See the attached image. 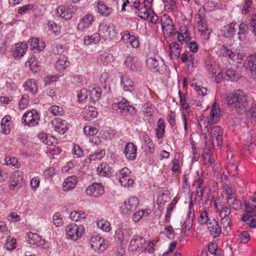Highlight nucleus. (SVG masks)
Here are the masks:
<instances>
[{"mask_svg": "<svg viewBox=\"0 0 256 256\" xmlns=\"http://www.w3.org/2000/svg\"><path fill=\"white\" fill-rule=\"evenodd\" d=\"M228 106L240 114L247 111L249 103L246 94L241 90L230 94L226 98Z\"/></svg>", "mask_w": 256, "mask_h": 256, "instance_id": "f257e3e1", "label": "nucleus"}, {"mask_svg": "<svg viewBox=\"0 0 256 256\" xmlns=\"http://www.w3.org/2000/svg\"><path fill=\"white\" fill-rule=\"evenodd\" d=\"M112 108L124 116L134 115L136 112L135 108L130 104L129 102L124 98L120 101L114 103Z\"/></svg>", "mask_w": 256, "mask_h": 256, "instance_id": "f03ea898", "label": "nucleus"}, {"mask_svg": "<svg viewBox=\"0 0 256 256\" xmlns=\"http://www.w3.org/2000/svg\"><path fill=\"white\" fill-rule=\"evenodd\" d=\"M39 120L38 114L36 110H29L24 114L22 122L24 126H34L38 124Z\"/></svg>", "mask_w": 256, "mask_h": 256, "instance_id": "7ed1b4c3", "label": "nucleus"}, {"mask_svg": "<svg viewBox=\"0 0 256 256\" xmlns=\"http://www.w3.org/2000/svg\"><path fill=\"white\" fill-rule=\"evenodd\" d=\"M98 34L100 35V38H102L105 40H111L116 36L117 32L114 28H112L106 23L102 22L99 26Z\"/></svg>", "mask_w": 256, "mask_h": 256, "instance_id": "20e7f679", "label": "nucleus"}, {"mask_svg": "<svg viewBox=\"0 0 256 256\" xmlns=\"http://www.w3.org/2000/svg\"><path fill=\"white\" fill-rule=\"evenodd\" d=\"M66 231L68 238L76 240L82 235L84 228L82 225L72 224L66 226Z\"/></svg>", "mask_w": 256, "mask_h": 256, "instance_id": "39448f33", "label": "nucleus"}, {"mask_svg": "<svg viewBox=\"0 0 256 256\" xmlns=\"http://www.w3.org/2000/svg\"><path fill=\"white\" fill-rule=\"evenodd\" d=\"M131 171L128 168H122L120 172L119 181L120 184L126 188L132 187L134 184V181L130 176Z\"/></svg>", "mask_w": 256, "mask_h": 256, "instance_id": "423d86ee", "label": "nucleus"}, {"mask_svg": "<svg viewBox=\"0 0 256 256\" xmlns=\"http://www.w3.org/2000/svg\"><path fill=\"white\" fill-rule=\"evenodd\" d=\"M104 192V186L100 183L94 182L88 186L86 194L92 197L98 198L102 196Z\"/></svg>", "mask_w": 256, "mask_h": 256, "instance_id": "0eeeda50", "label": "nucleus"}, {"mask_svg": "<svg viewBox=\"0 0 256 256\" xmlns=\"http://www.w3.org/2000/svg\"><path fill=\"white\" fill-rule=\"evenodd\" d=\"M244 67L249 70L251 74V78L256 81V52L249 55L244 60Z\"/></svg>", "mask_w": 256, "mask_h": 256, "instance_id": "6e6552de", "label": "nucleus"}, {"mask_svg": "<svg viewBox=\"0 0 256 256\" xmlns=\"http://www.w3.org/2000/svg\"><path fill=\"white\" fill-rule=\"evenodd\" d=\"M90 246L92 249L100 252L104 251L108 247L105 240L98 236H94L90 240Z\"/></svg>", "mask_w": 256, "mask_h": 256, "instance_id": "1a4fd4ad", "label": "nucleus"}, {"mask_svg": "<svg viewBox=\"0 0 256 256\" xmlns=\"http://www.w3.org/2000/svg\"><path fill=\"white\" fill-rule=\"evenodd\" d=\"M138 204V200L137 198H130L127 201H126L121 206L122 212L124 214L130 213L136 210Z\"/></svg>", "mask_w": 256, "mask_h": 256, "instance_id": "9d476101", "label": "nucleus"}, {"mask_svg": "<svg viewBox=\"0 0 256 256\" xmlns=\"http://www.w3.org/2000/svg\"><path fill=\"white\" fill-rule=\"evenodd\" d=\"M124 64L126 68L133 72L140 71L142 68L141 62L136 58L131 55L126 56Z\"/></svg>", "mask_w": 256, "mask_h": 256, "instance_id": "9b49d317", "label": "nucleus"}, {"mask_svg": "<svg viewBox=\"0 0 256 256\" xmlns=\"http://www.w3.org/2000/svg\"><path fill=\"white\" fill-rule=\"evenodd\" d=\"M146 64L149 69L154 72L162 74L165 70L166 66L162 62L159 63L158 60L154 58H149L147 59Z\"/></svg>", "mask_w": 256, "mask_h": 256, "instance_id": "f8f14e48", "label": "nucleus"}, {"mask_svg": "<svg viewBox=\"0 0 256 256\" xmlns=\"http://www.w3.org/2000/svg\"><path fill=\"white\" fill-rule=\"evenodd\" d=\"M22 176L20 173L17 171L12 175L9 180L10 189L13 190L14 189L18 190L22 186Z\"/></svg>", "mask_w": 256, "mask_h": 256, "instance_id": "ddd939ff", "label": "nucleus"}, {"mask_svg": "<svg viewBox=\"0 0 256 256\" xmlns=\"http://www.w3.org/2000/svg\"><path fill=\"white\" fill-rule=\"evenodd\" d=\"M223 130L220 126H213L211 130V136L213 139V144L215 141L217 146H220L222 144Z\"/></svg>", "mask_w": 256, "mask_h": 256, "instance_id": "4468645a", "label": "nucleus"}, {"mask_svg": "<svg viewBox=\"0 0 256 256\" xmlns=\"http://www.w3.org/2000/svg\"><path fill=\"white\" fill-rule=\"evenodd\" d=\"M206 225L210 234L214 238L218 236L221 234L222 228L214 217L211 218L210 221L207 223Z\"/></svg>", "mask_w": 256, "mask_h": 256, "instance_id": "2eb2a0df", "label": "nucleus"}, {"mask_svg": "<svg viewBox=\"0 0 256 256\" xmlns=\"http://www.w3.org/2000/svg\"><path fill=\"white\" fill-rule=\"evenodd\" d=\"M54 130L58 134H64L68 129V122L61 118H56L52 122Z\"/></svg>", "mask_w": 256, "mask_h": 256, "instance_id": "dca6fc26", "label": "nucleus"}, {"mask_svg": "<svg viewBox=\"0 0 256 256\" xmlns=\"http://www.w3.org/2000/svg\"><path fill=\"white\" fill-rule=\"evenodd\" d=\"M136 146L132 142H128L124 146V153L126 159L133 160L136 158Z\"/></svg>", "mask_w": 256, "mask_h": 256, "instance_id": "f3484780", "label": "nucleus"}, {"mask_svg": "<svg viewBox=\"0 0 256 256\" xmlns=\"http://www.w3.org/2000/svg\"><path fill=\"white\" fill-rule=\"evenodd\" d=\"M94 16L91 14H86L80 18L78 25V30L80 31H83L84 29L88 28L93 22Z\"/></svg>", "mask_w": 256, "mask_h": 256, "instance_id": "a211bd4d", "label": "nucleus"}, {"mask_svg": "<svg viewBox=\"0 0 256 256\" xmlns=\"http://www.w3.org/2000/svg\"><path fill=\"white\" fill-rule=\"evenodd\" d=\"M74 12L71 8L65 6H60L57 8L56 14L58 16L66 20H70L72 17Z\"/></svg>", "mask_w": 256, "mask_h": 256, "instance_id": "6ab92c4d", "label": "nucleus"}, {"mask_svg": "<svg viewBox=\"0 0 256 256\" xmlns=\"http://www.w3.org/2000/svg\"><path fill=\"white\" fill-rule=\"evenodd\" d=\"M122 39L126 43H129L132 48H137L139 46V41L134 35H130L129 32L126 30L121 33Z\"/></svg>", "mask_w": 256, "mask_h": 256, "instance_id": "aec40b11", "label": "nucleus"}, {"mask_svg": "<svg viewBox=\"0 0 256 256\" xmlns=\"http://www.w3.org/2000/svg\"><path fill=\"white\" fill-rule=\"evenodd\" d=\"M69 65L70 62L68 58L64 55H60L56 62L55 68L58 72H62Z\"/></svg>", "mask_w": 256, "mask_h": 256, "instance_id": "412c9836", "label": "nucleus"}, {"mask_svg": "<svg viewBox=\"0 0 256 256\" xmlns=\"http://www.w3.org/2000/svg\"><path fill=\"white\" fill-rule=\"evenodd\" d=\"M78 183L76 176H72L67 178L62 184V189L64 191H69L74 189Z\"/></svg>", "mask_w": 256, "mask_h": 256, "instance_id": "4be33fe9", "label": "nucleus"}, {"mask_svg": "<svg viewBox=\"0 0 256 256\" xmlns=\"http://www.w3.org/2000/svg\"><path fill=\"white\" fill-rule=\"evenodd\" d=\"M146 244V240L145 239L139 236H136L130 242V246L132 248V250H136L138 248H142L144 247Z\"/></svg>", "mask_w": 256, "mask_h": 256, "instance_id": "5701e85b", "label": "nucleus"}, {"mask_svg": "<svg viewBox=\"0 0 256 256\" xmlns=\"http://www.w3.org/2000/svg\"><path fill=\"white\" fill-rule=\"evenodd\" d=\"M206 68L208 76L212 78L220 71V68L214 62L208 60L206 62Z\"/></svg>", "mask_w": 256, "mask_h": 256, "instance_id": "b1692460", "label": "nucleus"}, {"mask_svg": "<svg viewBox=\"0 0 256 256\" xmlns=\"http://www.w3.org/2000/svg\"><path fill=\"white\" fill-rule=\"evenodd\" d=\"M28 48V46L26 43L22 42L16 44L14 56L16 58H20L24 54Z\"/></svg>", "mask_w": 256, "mask_h": 256, "instance_id": "393cba45", "label": "nucleus"}, {"mask_svg": "<svg viewBox=\"0 0 256 256\" xmlns=\"http://www.w3.org/2000/svg\"><path fill=\"white\" fill-rule=\"evenodd\" d=\"M115 238L117 239L119 242L122 243L124 240H128V230L124 228H120L116 230Z\"/></svg>", "mask_w": 256, "mask_h": 256, "instance_id": "a878e982", "label": "nucleus"}, {"mask_svg": "<svg viewBox=\"0 0 256 256\" xmlns=\"http://www.w3.org/2000/svg\"><path fill=\"white\" fill-rule=\"evenodd\" d=\"M27 237L31 244H35L36 246H44V240L37 234L30 232L28 233Z\"/></svg>", "mask_w": 256, "mask_h": 256, "instance_id": "bb28decb", "label": "nucleus"}, {"mask_svg": "<svg viewBox=\"0 0 256 256\" xmlns=\"http://www.w3.org/2000/svg\"><path fill=\"white\" fill-rule=\"evenodd\" d=\"M113 60V56L106 52H101L97 58V62L100 65H106Z\"/></svg>", "mask_w": 256, "mask_h": 256, "instance_id": "cd10ccee", "label": "nucleus"}, {"mask_svg": "<svg viewBox=\"0 0 256 256\" xmlns=\"http://www.w3.org/2000/svg\"><path fill=\"white\" fill-rule=\"evenodd\" d=\"M121 85L124 91L132 92L134 90L135 86L134 82L126 76L121 77Z\"/></svg>", "mask_w": 256, "mask_h": 256, "instance_id": "c85d7f7f", "label": "nucleus"}, {"mask_svg": "<svg viewBox=\"0 0 256 256\" xmlns=\"http://www.w3.org/2000/svg\"><path fill=\"white\" fill-rule=\"evenodd\" d=\"M248 32V25L243 22L238 25V38L240 42H245L246 35Z\"/></svg>", "mask_w": 256, "mask_h": 256, "instance_id": "c756f323", "label": "nucleus"}, {"mask_svg": "<svg viewBox=\"0 0 256 256\" xmlns=\"http://www.w3.org/2000/svg\"><path fill=\"white\" fill-rule=\"evenodd\" d=\"M24 88L25 90L30 92L32 94H35L38 90V84L32 79L27 80L24 84Z\"/></svg>", "mask_w": 256, "mask_h": 256, "instance_id": "7c9ffc66", "label": "nucleus"}, {"mask_svg": "<svg viewBox=\"0 0 256 256\" xmlns=\"http://www.w3.org/2000/svg\"><path fill=\"white\" fill-rule=\"evenodd\" d=\"M30 46L32 50L40 52L43 50L46 46L45 43L43 41L40 40L38 38H32L30 39Z\"/></svg>", "mask_w": 256, "mask_h": 256, "instance_id": "2f4dec72", "label": "nucleus"}, {"mask_svg": "<svg viewBox=\"0 0 256 256\" xmlns=\"http://www.w3.org/2000/svg\"><path fill=\"white\" fill-rule=\"evenodd\" d=\"M228 206L234 210H239L243 208L244 205L242 202L238 200L235 196L230 198H226Z\"/></svg>", "mask_w": 256, "mask_h": 256, "instance_id": "473e14b6", "label": "nucleus"}, {"mask_svg": "<svg viewBox=\"0 0 256 256\" xmlns=\"http://www.w3.org/2000/svg\"><path fill=\"white\" fill-rule=\"evenodd\" d=\"M98 12L104 16H108L112 11V8L108 6L102 1L99 2L97 5Z\"/></svg>", "mask_w": 256, "mask_h": 256, "instance_id": "72a5a7b5", "label": "nucleus"}, {"mask_svg": "<svg viewBox=\"0 0 256 256\" xmlns=\"http://www.w3.org/2000/svg\"><path fill=\"white\" fill-rule=\"evenodd\" d=\"M170 56L172 59H178L180 56V48L178 44L172 42L170 44Z\"/></svg>", "mask_w": 256, "mask_h": 256, "instance_id": "f704fd0d", "label": "nucleus"}, {"mask_svg": "<svg viewBox=\"0 0 256 256\" xmlns=\"http://www.w3.org/2000/svg\"><path fill=\"white\" fill-rule=\"evenodd\" d=\"M112 168L106 163L102 164L97 168V172L100 175L106 176L112 173Z\"/></svg>", "mask_w": 256, "mask_h": 256, "instance_id": "c9c22d12", "label": "nucleus"}, {"mask_svg": "<svg viewBox=\"0 0 256 256\" xmlns=\"http://www.w3.org/2000/svg\"><path fill=\"white\" fill-rule=\"evenodd\" d=\"M165 130V124L164 120L162 118L158 119L157 123V127L156 129V136L158 138H161L164 136Z\"/></svg>", "mask_w": 256, "mask_h": 256, "instance_id": "e433bc0d", "label": "nucleus"}, {"mask_svg": "<svg viewBox=\"0 0 256 256\" xmlns=\"http://www.w3.org/2000/svg\"><path fill=\"white\" fill-rule=\"evenodd\" d=\"M100 40V35L95 33L93 35L86 36L84 38V42L85 45L89 46L92 44H97Z\"/></svg>", "mask_w": 256, "mask_h": 256, "instance_id": "4c0bfd02", "label": "nucleus"}, {"mask_svg": "<svg viewBox=\"0 0 256 256\" xmlns=\"http://www.w3.org/2000/svg\"><path fill=\"white\" fill-rule=\"evenodd\" d=\"M101 89L99 87H92L89 91L90 98L94 102L98 101L101 94Z\"/></svg>", "mask_w": 256, "mask_h": 256, "instance_id": "58836bf2", "label": "nucleus"}, {"mask_svg": "<svg viewBox=\"0 0 256 256\" xmlns=\"http://www.w3.org/2000/svg\"><path fill=\"white\" fill-rule=\"evenodd\" d=\"M86 216V213L82 210H74L70 214V218L74 222L80 221L85 218Z\"/></svg>", "mask_w": 256, "mask_h": 256, "instance_id": "ea45409f", "label": "nucleus"}, {"mask_svg": "<svg viewBox=\"0 0 256 256\" xmlns=\"http://www.w3.org/2000/svg\"><path fill=\"white\" fill-rule=\"evenodd\" d=\"M150 11H152V8L150 10H148L147 7H145L144 5L142 8L138 10V12H136V13L138 14V16L140 18L146 20L150 15Z\"/></svg>", "mask_w": 256, "mask_h": 256, "instance_id": "a19ab883", "label": "nucleus"}, {"mask_svg": "<svg viewBox=\"0 0 256 256\" xmlns=\"http://www.w3.org/2000/svg\"><path fill=\"white\" fill-rule=\"evenodd\" d=\"M198 121L202 135L204 136L205 138H206L207 134L209 132V129L206 124V120L204 118H198Z\"/></svg>", "mask_w": 256, "mask_h": 256, "instance_id": "79ce46f5", "label": "nucleus"}, {"mask_svg": "<svg viewBox=\"0 0 256 256\" xmlns=\"http://www.w3.org/2000/svg\"><path fill=\"white\" fill-rule=\"evenodd\" d=\"M236 22H232L224 26V34L226 37H228L235 34L236 32Z\"/></svg>", "mask_w": 256, "mask_h": 256, "instance_id": "37998d69", "label": "nucleus"}, {"mask_svg": "<svg viewBox=\"0 0 256 256\" xmlns=\"http://www.w3.org/2000/svg\"><path fill=\"white\" fill-rule=\"evenodd\" d=\"M212 217L209 216L208 213L206 210H204L200 214L198 218V222L200 225L206 224Z\"/></svg>", "mask_w": 256, "mask_h": 256, "instance_id": "c03bdc74", "label": "nucleus"}, {"mask_svg": "<svg viewBox=\"0 0 256 256\" xmlns=\"http://www.w3.org/2000/svg\"><path fill=\"white\" fill-rule=\"evenodd\" d=\"M4 161L7 166H12L17 168H19L21 166L20 163L14 157L6 156L5 158Z\"/></svg>", "mask_w": 256, "mask_h": 256, "instance_id": "a18cd8bd", "label": "nucleus"}, {"mask_svg": "<svg viewBox=\"0 0 256 256\" xmlns=\"http://www.w3.org/2000/svg\"><path fill=\"white\" fill-rule=\"evenodd\" d=\"M221 218V222L223 226L224 229L228 232L231 230V226L232 224V217L230 216H225V217H220Z\"/></svg>", "mask_w": 256, "mask_h": 256, "instance_id": "49530a36", "label": "nucleus"}, {"mask_svg": "<svg viewBox=\"0 0 256 256\" xmlns=\"http://www.w3.org/2000/svg\"><path fill=\"white\" fill-rule=\"evenodd\" d=\"M97 226L101 230L105 232H110L111 230L110 223L104 219H101L98 220Z\"/></svg>", "mask_w": 256, "mask_h": 256, "instance_id": "de8ad7c7", "label": "nucleus"}, {"mask_svg": "<svg viewBox=\"0 0 256 256\" xmlns=\"http://www.w3.org/2000/svg\"><path fill=\"white\" fill-rule=\"evenodd\" d=\"M252 0H244V4L242 5L240 8L242 13L243 14H248L252 8Z\"/></svg>", "mask_w": 256, "mask_h": 256, "instance_id": "09e8293b", "label": "nucleus"}, {"mask_svg": "<svg viewBox=\"0 0 256 256\" xmlns=\"http://www.w3.org/2000/svg\"><path fill=\"white\" fill-rule=\"evenodd\" d=\"M86 110V113L87 115L85 116L86 120H90V118H93L97 117L98 112L94 107L88 106Z\"/></svg>", "mask_w": 256, "mask_h": 256, "instance_id": "8fccbe9b", "label": "nucleus"}, {"mask_svg": "<svg viewBox=\"0 0 256 256\" xmlns=\"http://www.w3.org/2000/svg\"><path fill=\"white\" fill-rule=\"evenodd\" d=\"M250 200H252V204L246 202L244 205L245 208H248L249 212H256V196L254 198L250 197Z\"/></svg>", "mask_w": 256, "mask_h": 256, "instance_id": "3c124183", "label": "nucleus"}, {"mask_svg": "<svg viewBox=\"0 0 256 256\" xmlns=\"http://www.w3.org/2000/svg\"><path fill=\"white\" fill-rule=\"evenodd\" d=\"M240 243L246 244L250 240V234L247 231H243L238 234V239Z\"/></svg>", "mask_w": 256, "mask_h": 256, "instance_id": "603ef678", "label": "nucleus"}, {"mask_svg": "<svg viewBox=\"0 0 256 256\" xmlns=\"http://www.w3.org/2000/svg\"><path fill=\"white\" fill-rule=\"evenodd\" d=\"M49 111L54 116H61L64 114L62 108L56 105L51 106L49 108Z\"/></svg>", "mask_w": 256, "mask_h": 256, "instance_id": "864d4df0", "label": "nucleus"}, {"mask_svg": "<svg viewBox=\"0 0 256 256\" xmlns=\"http://www.w3.org/2000/svg\"><path fill=\"white\" fill-rule=\"evenodd\" d=\"M11 117L10 116H6L2 118L1 120V126L4 132L6 134V132L9 130L10 121Z\"/></svg>", "mask_w": 256, "mask_h": 256, "instance_id": "5fc2aeb1", "label": "nucleus"}, {"mask_svg": "<svg viewBox=\"0 0 256 256\" xmlns=\"http://www.w3.org/2000/svg\"><path fill=\"white\" fill-rule=\"evenodd\" d=\"M29 66L33 72H36L40 70L38 60L35 57H31L29 60Z\"/></svg>", "mask_w": 256, "mask_h": 256, "instance_id": "6e6d98bb", "label": "nucleus"}, {"mask_svg": "<svg viewBox=\"0 0 256 256\" xmlns=\"http://www.w3.org/2000/svg\"><path fill=\"white\" fill-rule=\"evenodd\" d=\"M220 108H217L216 104L214 103L210 110V116L212 118H215V121H218L220 119Z\"/></svg>", "mask_w": 256, "mask_h": 256, "instance_id": "4d7b16f0", "label": "nucleus"}, {"mask_svg": "<svg viewBox=\"0 0 256 256\" xmlns=\"http://www.w3.org/2000/svg\"><path fill=\"white\" fill-rule=\"evenodd\" d=\"M220 53L224 56L232 59L235 56V53L228 47L223 46L220 50Z\"/></svg>", "mask_w": 256, "mask_h": 256, "instance_id": "13d9d810", "label": "nucleus"}, {"mask_svg": "<svg viewBox=\"0 0 256 256\" xmlns=\"http://www.w3.org/2000/svg\"><path fill=\"white\" fill-rule=\"evenodd\" d=\"M225 74L227 80L235 81L238 78V73L232 70H228Z\"/></svg>", "mask_w": 256, "mask_h": 256, "instance_id": "bf43d9fd", "label": "nucleus"}, {"mask_svg": "<svg viewBox=\"0 0 256 256\" xmlns=\"http://www.w3.org/2000/svg\"><path fill=\"white\" fill-rule=\"evenodd\" d=\"M29 104V96L27 94L22 96L18 103V107L20 110H24L26 108Z\"/></svg>", "mask_w": 256, "mask_h": 256, "instance_id": "052dcab7", "label": "nucleus"}, {"mask_svg": "<svg viewBox=\"0 0 256 256\" xmlns=\"http://www.w3.org/2000/svg\"><path fill=\"white\" fill-rule=\"evenodd\" d=\"M98 132V130L96 128L86 126L84 128V132L88 136H92L96 134Z\"/></svg>", "mask_w": 256, "mask_h": 256, "instance_id": "680f3d73", "label": "nucleus"}, {"mask_svg": "<svg viewBox=\"0 0 256 256\" xmlns=\"http://www.w3.org/2000/svg\"><path fill=\"white\" fill-rule=\"evenodd\" d=\"M178 94L180 100V104L182 107L185 109L187 112H188V110H190V107L188 104L186 102L185 96L181 95L180 90L178 91Z\"/></svg>", "mask_w": 256, "mask_h": 256, "instance_id": "e2e57ef3", "label": "nucleus"}, {"mask_svg": "<svg viewBox=\"0 0 256 256\" xmlns=\"http://www.w3.org/2000/svg\"><path fill=\"white\" fill-rule=\"evenodd\" d=\"M224 192L226 194V198H230L235 196L234 190L228 185H225L224 186Z\"/></svg>", "mask_w": 256, "mask_h": 256, "instance_id": "0e129e2a", "label": "nucleus"}, {"mask_svg": "<svg viewBox=\"0 0 256 256\" xmlns=\"http://www.w3.org/2000/svg\"><path fill=\"white\" fill-rule=\"evenodd\" d=\"M16 241L14 238L8 239L7 242L6 244V249L8 250H14L16 248Z\"/></svg>", "mask_w": 256, "mask_h": 256, "instance_id": "69168bd1", "label": "nucleus"}, {"mask_svg": "<svg viewBox=\"0 0 256 256\" xmlns=\"http://www.w3.org/2000/svg\"><path fill=\"white\" fill-rule=\"evenodd\" d=\"M88 94L87 90L84 88L78 94L77 98L79 102H82L88 98Z\"/></svg>", "mask_w": 256, "mask_h": 256, "instance_id": "338daca9", "label": "nucleus"}, {"mask_svg": "<svg viewBox=\"0 0 256 256\" xmlns=\"http://www.w3.org/2000/svg\"><path fill=\"white\" fill-rule=\"evenodd\" d=\"M54 224L56 226H60L63 224L62 218L59 213H56L53 216Z\"/></svg>", "mask_w": 256, "mask_h": 256, "instance_id": "774afa93", "label": "nucleus"}]
</instances>
